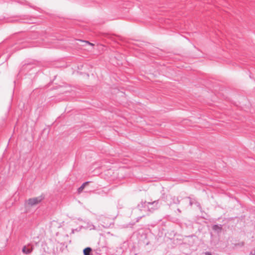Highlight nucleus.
Returning <instances> with one entry per match:
<instances>
[{
	"label": "nucleus",
	"instance_id": "nucleus-1",
	"mask_svg": "<svg viewBox=\"0 0 255 255\" xmlns=\"http://www.w3.org/2000/svg\"><path fill=\"white\" fill-rule=\"evenodd\" d=\"M159 207L158 205V200L154 201L152 202H141L137 206L138 209L144 213L138 218L137 221L142 217H144L148 214V212L152 213L154 210L157 209Z\"/></svg>",
	"mask_w": 255,
	"mask_h": 255
},
{
	"label": "nucleus",
	"instance_id": "nucleus-2",
	"mask_svg": "<svg viewBox=\"0 0 255 255\" xmlns=\"http://www.w3.org/2000/svg\"><path fill=\"white\" fill-rule=\"evenodd\" d=\"M44 199V196L41 195L33 198L29 199L27 201L28 204L30 206H33L40 203Z\"/></svg>",
	"mask_w": 255,
	"mask_h": 255
},
{
	"label": "nucleus",
	"instance_id": "nucleus-3",
	"mask_svg": "<svg viewBox=\"0 0 255 255\" xmlns=\"http://www.w3.org/2000/svg\"><path fill=\"white\" fill-rule=\"evenodd\" d=\"M34 247L31 244H28L27 246H24L22 249V252L26 255L30 254L33 250Z\"/></svg>",
	"mask_w": 255,
	"mask_h": 255
},
{
	"label": "nucleus",
	"instance_id": "nucleus-4",
	"mask_svg": "<svg viewBox=\"0 0 255 255\" xmlns=\"http://www.w3.org/2000/svg\"><path fill=\"white\" fill-rule=\"evenodd\" d=\"M171 201L170 202V204H179L180 203V201L177 197H176L175 196H173L171 197Z\"/></svg>",
	"mask_w": 255,
	"mask_h": 255
},
{
	"label": "nucleus",
	"instance_id": "nucleus-5",
	"mask_svg": "<svg viewBox=\"0 0 255 255\" xmlns=\"http://www.w3.org/2000/svg\"><path fill=\"white\" fill-rule=\"evenodd\" d=\"M92 252V249L90 247H87L83 250L84 255H90Z\"/></svg>",
	"mask_w": 255,
	"mask_h": 255
},
{
	"label": "nucleus",
	"instance_id": "nucleus-6",
	"mask_svg": "<svg viewBox=\"0 0 255 255\" xmlns=\"http://www.w3.org/2000/svg\"><path fill=\"white\" fill-rule=\"evenodd\" d=\"M89 182H86L82 184V185L78 189V193H80L85 188L86 185H87Z\"/></svg>",
	"mask_w": 255,
	"mask_h": 255
},
{
	"label": "nucleus",
	"instance_id": "nucleus-7",
	"mask_svg": "<svg viewBox=\"0 0 255 255\" xmlns=\"http://www.w3.org/2000/svg\"><path fill=\"white\" fill-rule=\"evenodd\" d=\"M244 246V243L243 242H241L237 244H234V247L235 248H242Z\"/></svg>",
	"mask_w": 255,
	"mask_h": 255
},
{
	"label": "nucleus",
	"instance_id": "nucleus-8",
	"mask_svg": "<svg viewBox=\"0 0 255 255\" xmlns=\"http://www.w3.org/2000/svg\"><path fill=\"white\" fill-rule=\"evenodd\" d=\"M76 40L77 41L81 42V43H85V44H89V45H93V44L92 43H91L90 42H89L88 41L82 40H79V39H78V40Z\"/></svg>",
	"mask_w": 255,
	"mask_h": 255
},
{
	"label": "nucleus",
	"instance_id": "nucleus-9",
	"mask_svg": "<svg viewBox=\"0 0 255 255\" xmlns=\"http://www.w3.org/2000/svg\"><path fill=\"white\" fill-rule=\"evenodd\" d=\"M213 229L214 230H221V227L219 226L218 225H215L213 226Z\"/></svg>",
	"mask_w": 255,
	"mask_h": 255
},
{
	"label": "nucleus",
	"instance_id": "nucleus-10",
	"mask_svg": "<svg viewBox=\"0 0 255 255\" xmlns=\"http://www.w3.org/2000/svg\"><path fill=\"white\" fill-rule=\"evenodd\" d=\"M205 255H212L211 253H210V252H206V253H205Z\"/></svg>",
	"mask_w": 255,
	"mask_h": 255
},
{
	"label": "nucleus",
	"instance_id": "nucleus-11",
	"mask_svg": "<svg viewBox=\"0 0 255 255\" xmlns=\"http://www.w3.org/2000/svg\"><path fill=\"white\" fill-rule=\"evenodd\" d=\"M20 3H21L22 4H25L26 3V1H21Z\"/></svg>",
	"mask_w": 255,
	"mask_h": 255
},
{
	"label": "nucleus",
	"instance_id": "nucleus-12",
	"mask_svg": "<svg viewBox=\"0 0 255 255\" xmlns=\"http://www.w3.org/2000/svg\"><path fill=\"white\" fill-rule=\"evenodd\" d=\"M192 202H191V201H190V205L191 206L192 205Z\"/></svg>",
	"mask_w": 255,
	"mask_h": 255
},
{
	"label": "nucleus",
	"instance_id": "nucleus-13",
	"mask_svg": "<svg viewBox=\"0 0 255 255\" xmlns=\"http://www.w3.org/2000/svg\"><path fill=\"white\" fill-rule=\"evenodd\" d=\"M177 211H178L179 212H181V211H180V210L179 209H177Z\"/></svg>",
	"mask_w": 255,
	"mask_h": 255
},
{
	"label": "nucleus",
	"instance_id": "nucleus-14",
	"mask_svg": "<svg viewBox=\"0 0 255 255\" xmlns=\"http://www.w3.org/2000/svg\"><path fill=\"white\" fill-rule=\"evenodd\" d=\"M254 255H255V253L253 254Z\"/></svg>",
	"mask_w": 255,
	"mask_h": 255
}]
</instances>
